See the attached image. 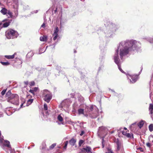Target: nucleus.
Wrapping results in <instances>:
<instances>
[{
	"mask_svg": "<svg viewBox=\"0 0 153 153\" xmlns=\"http://www.w3.org/2000/svg\"><path fill=\"white\" fill-rule=\"evenodd\" d=\"M140 48V42L133 40L122 42L119 44L117 49L116 51L114 56V59L115 62L118 65L119 70L122 72L125 73L120 66V62L118 57L119 52L120 57L122 59L123 57L128 54L129 51L134 50H137Z\"/></svg>",
	"mask_w": 153,
	"mask_h": 153,
	"instance_id": "obj_1",
	"label": "nucleus"
},
{
	"mask_svg": "<svg viewBox=\"0 0 153 153\" xmlns=\"http://www.w3.org/2000/svg\"><path fill=\"white\" fill-rule=\"evenodd\" d=\"M86 109L88 111L87 113L85 115V116L89 117L91 118L94 119L96 118L99 114V110L96 106L94 105H90L87 106Z\"/></svg>",
	"mask_w": 153,
	"mask_h": 153,
	"instance_id": "obj_2",
	"label": "nucleus"
},
{
	"mask_svg": "<svg viewBox=\"0 0 153 153\" xmlns=\"http://www.w3.org/2000/svg\"><path fill=\"white\" fill-rule=\"evenodd\" d=\"M5 35L7 39H10L16 38L18 34L16 31L13 29H10L6 32Z\"/></svg>",
	"mask_w": 153,
	"mask_h": 153,
	"instance_id": "obj_3",
	"label": "nucleus"
},
{
	"mask_svg": "<svg viewBox=\"0 0 153 153\" xmlns=\"http://www.w3.org/2000/svg\"><path fill=\"white\" fill-rule=\"evenodd\" d=\"M42 97L45 101L48 103L52 98V95L50 92L45 90L43 91Z\"/></svg>",
	"mask_w": 153,
	"mask_h": 153,
	"instance_id": "obj_4",
	"label": "nucleus"
},
{
	"mask_svg": "<svg viewBox=\"0 0 153 153\" xmlns=\"http://www.w3.org/2000/svg\"><path fill=\"white\" fill-rule=\"evenodd\" d=\"M19 96L16 94H12L9 97L8 101L14 104H19Z\"/></svg>",
	"mask_w": 153,
	"mask_h": 153,
	"instance_id": "obj_5",
	"label": "nucleus"
},
{
	"mask_svg": "<svg viewBox=\"0 0 153 153\" xmlns=\"http://www.w3.org/2000/svg\"><path fill=\"white\" fill-rule=\"evenodd\" d=\"M0 145L2 146H5L10 148V142L8 140H4L3 139V136H1V132L0 131Z\"/></svg>",
	"mask_w": 153,
	"mask_h": 153,
	"instance_id": "obj_6",
	"label": "nucleus"
},
{
	"mask_svg": "<svg viewBox=\"0 0 153 153\" xmlns=\"http://www.w3.org/2000/svg\"><path fill=\"white\" fill-rule=\"evenodd\" d=\"M127 76L128 78H129L128 76H129L131 77V78L132 80V81H131V79H129L130 82L131 83V82H132V83H134L136 81L137 79V75L133 76H130L128 75H127Z\"/></svg>",
	"mask_w": 153,
	"mask_h": 153,
	"instance_id": "obj_7",
	"label": "nucleus"
},
{
	"mask_svg": "<svg viewBox=\"0 0 153 153\" xmlns=\"http://www.w3.org/2000/svg\"><path fill=\"white\" fill-rule=\"evenodd\" d=\"M110 30H111L112 32L115 31L116 29H117V26L114 24H110L109 25Z\"/></svg>",
	"mask_w": 153,
	"mask_h": 153,
	"instance_id": "obj_8",
	"label": "nucleus"
},
{
	"mask_svg": "<svg viewBox=\"0 0 153 153\" xmlns=\"http://www.w3.org/2000/svg\"><path fill=\"white\" fill-rule=\"evenodd\" d=\"M122 134L126 136L128 138H131L133 134L129 133H127L126 132L123 131L122 132Z\"/></svg>",
	"mask_w": 153,
	"mask_h": 153,
	"instance_id": "obj_9",
	"label": "nucleus"
},
{
	"mask_svg": "<svg viewBox=\"0 0 153 153\" xmlns=\"http://www.w3.org/2000/svg\"><path fill=\"white\" fill-rule=\"evenodd\" d=\"M83 149L86 151L88 153H92L91 151V149L89 146H87L86 148H83Z\"/></svg>",
	"mask_w": 153,
	"mask_h": 153,
	"instance_id": "obj_10",
	"label": "nucleus"
},
{
	"mask_svg": "<svg viewBox=\"0 0 153 153\" xmlns=\"http://www.w3.org/2000/svg\"><path fill=\"white\" fill-rule=\"evenodd\" d=\"M145 121L143 120H141L140 122L138 123L137 126L140 128H141L143 126Z\"/></svg>",
	"mask_w": 153,
	"mask_h": 153,
	"instance_id": "obj_11",
	"label": "nucleus"
},
{
	"mask_svg": "<svg viewBox=\"0 0 153 153\" xmlns=\"http://www.w3.org/2000/svg\"><path fill=\"white\" fill-rule=\"evenodd\" d=\"M40 40L41 41H46L47 40V36H41L40 38Z\"/></svg>",
	"mask_w": 153,
	"mask_h": 153,
	"instance_id": "obj_12",
	"label": "nucleus"
},
{
	"mask_svg": "<svg viewBox=\"0 0 153 153\" xmlns=\"http://www.w3.org/2000/svg\"><path fill=\"white\" fill-rule=\"evenodd\" d=\"M76 142V140L74 138L71 139L69 141V143L72 146H74Z\"/></svg>",
	"mask_w": 153,
	"mask_h": 153,
	"instance_id": "obj_13",
	"label": "nucleus"
},
{
	"mask_svg": "<svg viewBox=\"0 0 153 153\" xmlns=\"http://www.w3.org/2000/svg\"><path fill=\"white\" fill-rule=\"evenodd\" d=\"M8 10L4 8H2L0 12L3 15H6L7 14V12Z\"/></svg>",
	"mask_w": 153,
	"mask_h": 153,
	"instance_id": "obj_14",
	"label": "nucleus"
},
{
	"mask_svg": "<svg viewBox=\"0 0 153 153\" xmlns=\"http://www.w3.org/2000/svg\"><path fill=\"white\" fill-rule=\"evenodd\" d=\"M9 25V23L6 22L5 23L3 24L2 23H0V27L1 26V27H7Z\"/></svg>",
	"mask_w": 153,
	"mask_h": 153,
	"instance_id": "obj_15",
	"label": "nucleus"
},
{
	"mask_svg": "<svg viewBox=\"0 0 153 153\" xmlns=\"http://www.w3.org/2000/svg\"><path fill=\"white\" fill-rule=\"evenodd\" d=\"M149 110L150 111V114H152L153 113V105L152 104H150L149 107Z\"/></svg>",
	"mask_w": 153,
	"mask_h": 153,
	"instance_id": "obj_16",
	"label": "nucleus"
},
{
	"mask_svg": "<svg viewBox=\"0 0 153 153\" xmlns=\"http://www.w3.org/2000/svg\"><path fill=\"white\" fill-rule=\"evenodd\" d=\"M62 115L63 116V115L62 114H61L58 116L57 118L58 120L61 122H62L63 121V118H62Z\"/></svg>",
	"mask_w": 153,
	"mask_h": 153,
	"instance_id": "obj_17",
	"label": "nucleus"
},
{
	"mask_svg": "<svg viewBox=\"0 0 153 153\" xmlns=\"http://www.w3.org/2000/svg\"><path fill=\"white\" fill-rule=\"evenodd\" d=\"M116 143L117 145V151H118L120 150L121 147V144L119 141H117Z\"/></svg>",
	"mask_w": 153,
	"mask_h": 153,
	"instance_id": "obj_18",
	"label": "nucleus"
},
{
	"mask_svg": "<svg viewBox=\"0 0 153 153\" xmlns=\"http://www.w3.org/2000/svg\"><path fill=\"white\" fill-rule=\"evenodd\" d=\"M78 100L80 103H82L84 101L83 98L81 95H79L78 97Z\"/></svg>",
	"mask_w": 153,
	"mask_h": 153,
	"instance_id": "obj_19",
	"label": "nucleus"
},
{
	"mask_svg": "<svg viewBox=\"0 0 153 153\" xmlns=\"http://www.w3.org/2000/svg\"><path fill=\"white\" fill-rule=\"evenodd\" d=\"M137 125L136 124V123H134L132 124L130 126V129L132 130L133 131L134 130V128L135 127L137 126Z\"/></svg>",
	"mask_w": 153,
	"mask_h": 153,
	"instance_id": "obj_20",
	"label": "nucleus"
},
{
	"mask_svg": "<svg viewBox=\"0 0 153 153\" xmlns=\"http://www.w3.org/2000/svg\"><path fill=\"white\" fill-rule=\"evenodd\" d=\"M15 53L12 55H6L5 57L8 59H12L14 58Z\"/></svg>",
	"mask_w": 153,
	"mask_h": 153,
	"instance_id": "obj_21",
	"label": "nucleus"
},
{
	"mask_svg": "<svg viewBox=\"0 0 153 153\" xmlns=\"http://www.w3.org/2000/svg\"><path fill=\"white\" fill-rule=\"evenodd\" d=\"M33 101V100L32 99L28 100L27 101V104L26 105L27 106H28L32 103Z\"/></svg>",
	"mask_w": 153,
	"mask_h": 153,
	"instance_id": "obj_22",
	"label": "nucleus"
},
{
	"mask_svg": "<svg viewBox=\"0 0 153 153\" xmlns=\"http://www.w3.org/2000/svg\"><path fill=\"white\" fill-rule=\"evenodd\" d=\"M59 29L58 27H56L54 30V33L53 35H58Z\"/></svg>",
	"mask_w": 153,
	"mask_h": 153,
	"instance_id": "obj_23",
	"label": "nucleus"
},
{
	"mask_svg": "<svg viewBox=\"0 0 153 153\" xmlns=\"http://www.w3.org/2000/svg\"><path fill=\"white\" fill-rule=\"evenodd\" d=\"M0 63L3 65H4V66L8 65L10 64V63L8 62H4L1 61L0 62Z\"/></svg>",
	"mask_w": 153,
	"mask_h": 153,
	"instance_id": "obj_24",
	"label": "nucleus"
},
{
	"mask_svg": "<svg viewBox=\"0 0 153 153\" xmlns=\"http://www.w3.org/2000/svg\"><path fill=\"white\" fill-rule=\"evenodd\" d=\"M78 113L79 114H84V109L81 108L79 109Z\"/></svg>",
	"mask_w": 153,
	"mask_h": 153,
	"instance_id": "obj_25",
	"label": "nucleus"
},
{
	"mask_svg": "<svg viewBox=\"0 0 153 153\" xmlns=\"http://www.w3.org/2000/svg\"><path fill=\"white\" fill-rule=\"evenodd\" d=\"M7 14L9 15V17H12V13L10 10H8Z\"/></svg>",
	"mask_w": 153,
	"mask_h": 153,
	"instance_id": "obj_26",
	"label": "nucleus"
},
{
	"mask_svg": "<svg viewBox=\"0 0 153 153\" xmlns=\"http://www.w3.org/2000/svg\"><path fill=\"white\" fill-rule=\"evenodd\" d=\"M149 128L150 131H153V124H151L149 126Z\"/></svg>",
	"mask_w": 153,
	"mask_h": 153,
	"instance_id": "obj_27",
	"label": "nucleus"
},
{
	"mask_svg": "<svg viewBox=\"0 0 153 153\" xmlns=\"http://www.w3.org/2000/svg\"><path fill=\"white\" fill-rule=\"evenodd\" d=\"M43 109L44 110H47L48 109V107L47 105L45 103L43 105Z\"/></svg>",
	"mask_w": 153,
	"mask_h": 153,
	"instance_id": "obj_28",
	"label": "nucleus"
},
{
	"mask_svg": "<svg viewBox=\"0 0 153 153\" xmlns=\"http://www.w3.org/2000/svg\"><path fill=\"white\" fill-rule=\"evenodd\" d=\"M68 141H67L65 142V143H64L65 146L63 147V148L64 149H66L67 147L68 144Z\"/></svg>",
	"mask_w": 153,
	"mask_h": 153,
	"instance_id": "obj_29",
	"label": "nucleus"
},
{
	"mask_svg": "<svg viewBox=\"0 0 153 153\" xmlns=\"http://www.w3.org/2000/svg\"><path fill=\"white\" fill-rule=\"evenodd\" d=\"M78 105L77 103L76 102H75L74 103L73 105V107L74 109H75L76 107Z\"/></svg>",
	"mask_w": 153,
	"mask_h": 153,
	"instance_id": "obj_30",
	"label": "nucleus"
},
{
	"mask_svg": "<svg viewBox=\"0 0 153 153\" xmlns=\"http://www.w3.org/2000/svg\"><path fill=\"white\" fill-rule=\"evenodd\" d=\"M56 146V143H53L52 144L50 147V149H53V148Z\"/></svg>",
	"mask_w": 153,
	"mask_h": 153,
	"instance_id": "obj_31",
	"label": "nucleus"
},
{
	"mask_svg": "<svg viewBox=\"0 0 153 153\" xmlns=\"http://www.w3.org/2000/svg\"><path fill=\"white\" fill-rule=\"evenodd\" d=\"M22 102H23V103H22L20 105V107L22 108L23 107V104L25 103V100L24 99H22Z\"/></svg>",
	"mask_w": 153,
	"mask_h": 153,
	"instance_id": "obj_32",
	"label": "nucleus"
},
{
	"mask_svg": "<svg viewBox=\"0 0 153 153\" xmlns=\"http://www.w3.org/2000/svg\"><path fill=\"white\" fill-rule=\"evenodd\" d=\"M83 142H84V141L82 140H80L79 141V145L80 146H81V145L83 143Z\"/></svg>",
	"mask_w": 153,
	"mask_h": 153,
	"instance_id": "obj_33",
	"label": "nucleus"
},
{
	"mask_svg": "<svg viewBox=\"0 0 153 153\" xmlns=\"http://www.w3.org/2000/svg\"><path fill=\"white\" fill-rule=\"evenodd\" d=\"M30 86H33L35 85V82L34 81L31 82L30 83Z\"/></svg>",
	"mask_w": 153,
	"mask_h": 153,
	"instance_id": "obj_34",
	"label": "nucleus"
},
{
	"mask_svg": "<svg viewBox=\"0 0 153 153\" xmlns=\"http://www.w3.org/2000/svg\"><path fill=\"white\" fill-rule=\"evenodd\" d=\"M38 88L36 87L33 89L34 93L37 91L38 89Z\"/></svg>",
	"mask_w": 153,
	"mask_h": 153,
	"instance_id": "obj_35",
	"label": "nucleus"
},
{
	"mask_svg": "<svg viewBox=\"0 0 153 153\" xmlns=\"http://www.w3.org/2000/svg\"><path fill=\"white\" fill-rule=\"evenodd\" d=\"M29 92L32 93L33 95H35V93H34V92L33 89H30V90L29 91Z\"/></svg>",
	"mask_w": 153,
	"mask_h": 153,
	"instance_id": "obj_36",
	"label": "nucleus"
},
{
	"mask_svg": "<svg viewBox=\"0 0 153 153\" xmlns=\"http://www.w3.org/2000/svg\"><path fill=\"white\" fill-rule=\"evenodd\" d=\"M53 36H54V37L53 38V39L54 40H55L57 38V37H58V35H53Z\"/></svg>",
	"mask_w": 153,
	"mask_h": 153,
	"instance_id": "obj_37",
	"label": "nucleus"
},
{
	"mask_svg": "<svg viewBox=\"0 0 153 153\" xmlns=\"http://www.w3.org/2000/svg\"><path fill=\"white\" fill-rule=\"evenodd\" d=\"M108 150L109 152H106L105 153H110L109 152H110L111 153H114L112 150L111 149H109V148L108 149Z\"/></svg>",
	"mask_w": 153,
	"mask_h": 153,
	"instance_id": "obj_38",
	"label": "nucleus"
},
{
	"mask_svg": "<svg viewBox=\"0 0 153 153\" xmlns=\"http://www.w3.org/2000/svg\"><path fill=\"white\" fill-rule=\"evenodd\" d=\"M5 92H6V91L5 90H3L2 92H1V94L2 95H4V94L5 93Z\"/></svg>",
	"mask_w": 153,
	"mask_h": 153,
	"instance_id": "obj_39",
	"label": "nucleus"
},
{
	"mask_svg": "<svg viewBox=\"0 0 153 153\" xmlns=\"http://www.w3.org/2000/svg\"><path fill=\"white\" fill-rule=\"evenodd\" d=\"M146 145L148 147H150L151 146V144L149 143H146Z\"/></svg>",
	"mask_w": 153,
	"mask_h": 153,
	"instance_id": "obj_40",
	"label": "nucleus"
},
{
	"mask_svg": "<svg viewBox=\"0 0 153 153\" xmlns=\"http://www.w3.org/2000/svg\"><path fill=\"white\" fill-rule=\"evenodd\" d=\"M41 27H42L43 28H45V23H43L42 25H41Z\"/></svg>",
	"mask_w": 153,
	"mask_h": 153,
	"instance_id": "obj_41",
	"label": "nucleus"
},
{
	"mask_svg": "<svg viewBox=\"0 0 153 153\" xmlns=\"http://www.w3.org/2000/svg\"><path fill=\"white\" fill-rule=\"evenodd\" d=\"M84 131H82L81 132V133L80 134V135L82 136L84 134Z\"/></svg>",
	"mask_w": 153,
	"mask_h": 153,
	"instance_id": "obj_42",
	"label": "nucleus"
},
{
	"mask_svg": "<svg viewBox=\"0 0 153 153\" xmlns=\"http://www.w3.org/2000/svg\"><path fill=\"white\" fill-rule=\"evenodd\" d=\"M10 153H15V151L14 149H11L10 151Z\"/></svg>",
	"mask_w": 153,
	"mask_h": 153,
	"instance_id": "obj_43",
	"label": "nucleus"
},
{
	"mask_svg": "<svg viewBox=\"0 0 153 153\" xmlns=\"http://www.w3.org/2000/svg\"><path fill=\"white\" fill-rule=\"evenodd\" d=\"M14 2L16 4H18V0H14Z\"/></svg>",
	"mask_w": 153,
	"mask_h": 153,
	"instance_id": "obj_44",
	"label": "nucleus"
},
{
	"mask_svg": "<svg viewBox=\"0 0 153 153\" xmlns=\"http://www.w3.org/2000/svg\"><path fill=\"white\" fill-rule=\"evenodd\" d=\"M25 84L27 85L28 84V81H25L24 82Z\"/></svg>",
	"mask_w": 153,
	"mask_h": 153,
	"instance_id": "obj_45",
	"label": "nucleus"
},
{
	"mask_svg": "<svg viewBox=\"0 0 153 153\" xmlns=\"http://www.w3.org/2000/svg\"><path fill=\"white\" fill-rule=\"evenodd\" d=\"M3 116L2 113L0 111V117H2Z\"/></svg>",
	"mask_w": 153,
	"mask_h": 153,
	"instance_id": "obj_46",
	"label": "nucleus"
},
{
	"mask_svg": "<svg viewBox=\"0 0 153 153\" xmlns=\"http://www.w3.org/2000/svg\"><path fill=\"white\" fill-rule=\"evenodd\" d=\"M15 14L16 16H17L18 15V11H17L15 13Z\"/></svg>",
	"mask_w": 153,
	"mask_h": 153,
	"instance_id": "obj_47",
	"label": "nucleus"
},
{
	"mask_svg": "<svg viewBox=\"0 0 153 153\" xmlns=\"http://www.w3.org/2000/svg\"><path fill=\"white\" fill-rule=\"evenodd\" d=\"M124 129H125V130H126L127 129V128L126 127H124Z\"/></svg>",
	"mask_w": 153,
	"mask_h": 153,
	"instance_id": "obj_48",
	"label": "nucleus"
},
{
	"mask_svg": "<svg viewBox=\"0 0 153 153\" xmlns=\"http://www.w3.org/2000/svg\"><path fill=\"white\" fill-rule=\"evenodd\" d=\"M37 12H38V11L36 10L35 11V13H36Z\"/></svg>",
	"mask_w": 153,
	"mask_h": 153,
	"instance_id": "obj_49",
	"label": "nucleus"
},
{
	"mask_svg": "<svg viewBox=\"0 0 153 153\" xmlns=\"http://www.w3.org/2000/svg\"><path fill=\"white\" fill-rule=\"evenodd\" d=\"M114 132V131H111V134H112V133H113Z\"/></svg>",
	"mask_w": 153,
	"mask_h": 153,
	"instance_id": "obj_50",
	"label": "nucleus"
},
{
	"mask_svg": "<svg viewBox=\"0 0 153 153\" xmlns=\"http://www.w3.org/2000/svg\"><path fill=\"white\" fill-rule=\"evenodd\" d=\"M57 8H56V10H55V12H56V11H57Z\"/></svg>",
	"mask_w": 153,
	"mask_h": 153,
	"instance_id": "obj_51",
	"label": "nucleus"
},
{
	"mask_svg": "<svg viewBox=\"0 0 153 153\" xmlns=\"http://www.w3.org/2000/svg\"><path fill=\"white\" fill-rule=\"evenodd\" d=\"M74 53H76V51L75 50H74Z\"/></svg>",
	"mask_w": 153,
	"mask_h": 153,
	"instance_id": "obj_52",
	"label": "nucleus"
},
{
	"mask_svg": "<svg viewBox=\"0 0 153 153\" xmlns=\"http://www.w3.org/2000/svg\"><path fill=\"white\" fill-rule=\"evenodd\" d=\"M150 43H153V41H150Z\"/></svg>",
	"mask_w": 153,
	"mask_h": 153,
	"instance_id": "obj_53",
	"label": "nucleus"
},
{
	"mask_svg": "<svg viewBox=\"0 0 153 153\" xmlns=\"http://www.w3.org/2000/svg\"><path fill=\"white\" fill-rule=\"evenodd\" d=\"M58 148H61V147H60V146H58Z\"/></svg>",
	"mask_w": 153,
	"mask_h": 153,
	"instance_id": "obj_54",
	"label": "nucleus"
},
{
	"mask_svg": "<svg viewBox=\"0 0 153 153\" xmlns=\"http://www.w3.org/2000/svg\"><path fill=\"white\" fill-rule=\"evenodd\" d=\"M140 151H143L142 150H140Z\"/></svg>",
	"mask_w": 153,
	"mask_h": 153,
	"instance_id": "obj_55",
	"label": "nucleus"
},
{
	"mask_svg": "<svg viewBox=\"0 0 153 153\" xmlns=\"http://www.w3.org/2000/svg\"><path fill=\"white\" fill-rule=\"evenodd\" d=\"M64 103V102L62 103V105Z\"/></svg>",
	"mask_w": 153,
	"mask_h": 153,
	"instance_id": "obj_56",
	"label": "nucleus"
},
{
	"mask_svg": "<svg viewBox=\"0 0 153 153\" xmlns=\"http://www.w3.org/2000/svg\"><path fill=\"white\" fill-rule=\"evenodd\" d=\"M1 4V3L0 2V4Z\"/></svg>",
	"mask_w": 153,
	"mask_h": 153,
	"instance_id": "obj_57",
	"label": "nucleus"
}]
</instances>
